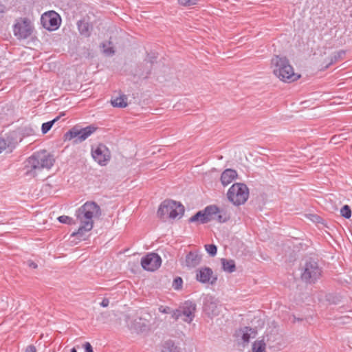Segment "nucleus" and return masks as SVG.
<instances>
[{
  "instance_id": "1",
  "label": "nucleus",
  "mask_w": 352,
  "mask_h": 352,
  "mask_svg": "<svg viewBox=\"0 0 352 352\" xmlns=\"http://www.w3.org/2000/svg\"><path fill=\"white\" fill-rule=\"evenodd\" d=\"M101 214L100 207L96 202H85L76 210L75 215L80 225L77 231L72 233L71 236H76L79 240L85 239V233L91 230L94 227V219L99 218Z\"/></svg>"
},
{
  "instance_id": "2",
  "label": "nucleus",
  "mask_w": 352,
  "mask_h": 352,
  "mask_svg": "<svg viewBox=\"0 0 352 352\" xmlns=\"http://www.w3.org/2000/svg\"><path fill=\"white\" fill-rule=\"evenodd\" d=\"M54 162L53 155L45 150L34 153L26 161V175L34 177L36 175V170L43 168L50 169L54 165Z\"/></svg>"
},
{
  "instance_id": "3",
  "label": "nucleus",
  "mask_w": 352,
  "mask_h": 352,
  "mask_svg": "<svg viewBox=\"0 0 352 352\" xmlns=\"http://www.w3.org/2000/svg\"><path fill=\"white\" fill-rule=\"evenodd\" d=\"M272 67L274 75L283 82H292L300 77L294 72L293 67L286 57L275 56L272 59Z\"/></svg>"
},
{
  "instance_id": "4",
  "label": "nucleus",
  "mask_w": 352,
  "mask_h": 352,
  "mask_svg": "<svg viewBox=\"0 0 352 352\" xmlns=\"http://www.w3.org/2000/svg\"><path fill=\"white\" fill-rule=\"evenodd\" d=\"M300 277L302 280L309 284H314L322 276V270L317 261L310 258L302 265Z\"/></svg>"
},
{
  "instance_id": "5",
  "label": "nucleus",
  "mask_w": 352,
  "mask_h": 352,
  "mask_svg": "<svg viewBox=\"0 0 352 352\" xmlns=\"http://www.w3.org/2000/svg\"><path fill=\"white\" fill-rule=\"evenodd\" d=\"M184 212V207L179 202L166 199L160 206L157 215L162 219L181 218Z\"/></svg>"
},
{
  "instance_id": "6",
  "label": "nucleus",
  "mask_w": 352,
  "mask_h": 352,
  "mask_svg": "<svg viewBox=\"0 0 352 352\" xmlns=\"http://www.w3.org/2000/svg\"><path fill=\"white\" fill-rule=\"evenodd\" d=\"M228 199L234 205L243 204L248 199L249 189L242 183L234 184L228 190Z\"/></svg>"
},
{
  "instance_id": "7",
  "label": "nucleus",
  "mask_w": 352,
  "mask_h": 352,
  "mask_svg": "<svg viewBox=\"0 0 352 352\" xmlns=\"http://www.w3.org/2000/svg\"><path fill=\"white\" fill-rule=\"evenodd\" d=\"M96 130L94 125H89L82 128L79 126H75L69 130L65 134V140H74V143L78 144L85 140Z\"/></svg>"
},
{
  "instance_id": "8",
  "label": "nucleus",
  "mask_w": 352,
  "mask_h": 352,
  "mask_svg": "<svg viewBox=\"0 0 352 352\" xmlns=\"http://www.w3.org/2000/svg\"><path fill=\"white\" fill-rule=\"evenodd\" d=\"M196 307L195 302L186 300L178 309L173 311L172 318L175 320L182 318L183 321L191 323L195 318Z\"/></svg>"
},
{
  "instance_id": "9",
  "label": "nucleus",
  "mask_w": 352,
  "mask_h": 352,
  "mask_svg": "<svg viewBox=\"0 0 352 352\" xmlns=\"http://www.w3.org/2000/svg\"><path fill=\"white\" fill-rule=\"evenodd\" d=\"M32 31L33 27L27 18L17 20L13 27L14 34L19 40L28 38Z\"/></svg>"
},
{
  "instance_id": "10",
  "label": "nucleus",
  "mask_w": 352,
  "mask_h": 352,
  "mask_svg": "<svg viewBox=\"0 0 352 352\" xmlns=\"http://www.w3.org/2000/svg\"><path fill=\"white\" fill-rule=\"evenodd\" d=\"M41 23L44 28L53 31L57 30L61 23L60 16L54 11H49L42 14Z\"/></svg>"
},
{
  "instance_id": "11",
  "label": "nucleus",
  "mask_w": 352,
  "mask_h": 352,
  "mask_svg": "<svg viewBox=\"0 0 352 352\" xmlns=\"http://www.w3.org/2000/svg\"><path fill=\"white\" fill-rule=\"evenodd\" d=\"M218 212V207L215 205H210L205 208L204 210L197 212L195 215L189 219V222L199 221L201 223H206L213 218L212 215Z\"/></svg>"
},
{
  "instance_id": "12",
  "label": "nucleus",
  "mask_w": 352,
  "mask_h": 352,
  "mask_svg": "<svg viewBox=\"0 0 352 352\" xmlns=\"http://www.w3.org/2000/svg\"><path fill=\"white\" fill-rule=\"evenodd\" d=\"M162 263L160 256L156 253H149L141 259L142 267L147 271H155L158 269Z\"/></svg>"
},
{
  "instance_id": "13",
  "label": "nucleus",
  "mask_w": 352,
  "mask_h": 352,
  "mask_svg": "<svg viewBox=\"0 0 352 352\" xmlns=\"http://www.w3.org/2000/svg\"><path fill=\"white\" fill-rule=\"evenodd\" d=\"M204 311L209 316L214 317L220 313L219 301L211 295H206L204 299Z\"/></svg>"
},
{
  "instance_id": "14",
  "label": "nucleus",
  "mask_w": 352,
  "mask_h": 352,
  "mask_svg": "<svg viewBox=\"0 0 352 352\" xmlns=\"http://www.w3.org/2000/svg\"><path fill=\"white\" fill-rule=\"evenodd\" d=\"M93 158L100 165H106L110 160V152L107 146L102 144H99L95 149H92Z\"/></svg>"
},
{
  "instance_id": "15",
  "label": "nucleus",
  "mask_w": 352,
  "mask_h": 352,
  "mask_svg": "<svg viewBox=\"0 0 352 352\" xmlns=\"http://www.w3.org/2000/svg\"><path fill=\"white\" fill-rule=\"evenodd\" d=\"M196 279L204 284L214 285L217 280V276L213 274V271L211 268L204 267L197 271Z\"/></svg>"
},
{
  "instance_id": "16",
  "label": "nucleus",
  "mask_w": 352,
  "mask_h": 352,
  "mask_svg": "<svg viewBox=\"0 0 352 352\" xmlns=\"http://www.w3.org/2000/svg\"><path fill=\"white\" fill-rule=\"evenodd\" d=\"M127 327L132 333H142L149 330L148 322L142 318H137L127 322Z\"/></svg>"
},
{
  "instance_id": "17",
  "label": "nucleus",
  "mask_w": 352,
  "mask_h": 352,
  "mask_svg": "<svg viewBox=\"0 0 352 352\" xmlns=\"http://www.w3.org/2000/svg\"><path fill=\"white\" fill-rule=\"evenodd\" d=\"M201 254L198 251H190L186 256L185 265L188 268H194L201 263Z\"/></svg>"
},
{
  "instance_id": "18",
  "label": "nucleus",
  "mask_w": 352,
  "mask_h": 352,
  "mask_svg": "<svg viewBox=\"0 0 352 352\" xmlns=\"http://www.w3.org/2000/svg\"><path fill=\"white\" fill-rule=\"evenodd\" d=\"M237 177L236 170L228 168L225 170L221 175V182L223 186L230 184Z\"/></svg>"
},
{
  "instance_id": "19",
  "label": "nucleus",
  "mask_w": 352,
  "mask_h": 352,
  "mask_svg": "<svg viewBox=\"0 0 352 352\" xmlns=\"http://www.w3.org/2000/svg\"><path fill=\"white\" fill-rule=\"evenodd\" d=\"M162 352H184V349L172 340L166 341L162 346Z\"/></svg>"
},
{
  "instance_id": "20",
  "label": "nucleus",
  "mask_w": 352,
  "mask_h": 352,
  "mask_svg": "<svg viewBox=\"0 0 352 352\" xmlns=\"http://www.w3.org/2000/svg\"><path fill=\"white\" fill-rule=\"evenodd\" d=\"M345 55V51L340 50L334 52L327 61V64L324 67L325 69H327L330 65L337 63L340 60H342Z\"/></svg>"
},
{
  "instance_id": "21",
  "label": "nucleus",
  "mask_w": 352,
  "mask_h": 352,
  "mask_svg": "<svg viewBox=\"0 0 352 352\" xmlns=\"http://www.w3.org/2000/svg\"><path fill=\"white\" fill-rule=\"evenodd\" d=\"M221 261L223 271L232 273L236 270V265L234 260L221 258Z\"/></svg>"
},
{
  "instance_id": "22",
  "label": "nucleus",
  "mask_w": 352,
  "mask_h": 352,
  "mask_svg": "<svg viewBox=\"0 0 352 352\" xmlns=\"http://www.w3.org/2000/svg\"><path fill=\"white\" fill-rule=\"evenodd\" d=\"M214 218L212 220H216L219 223L226 222L230 219V215L223 209L218 208V212L212 215Z\"/></svg>"
},
{
  "instance_id": "23",
  "label": "nucleus",
  "mask_w": 352,
  "mask_h": 352,
  "mask_svg": "<svg viewBox=\"0 0 352 352\" xmlns=\"http://www.w3.org/2000/svg\"><path fill=\"white\" fill-rule=\"evenodd\" d=\"M126 100V96L125 95H122L115 99H112L111 102L115 107L124 108L127 106Z\"/></svg>"
},
{
  "instance_id": "24",
  "label": "nucleus",
  "mask_w": 352,
  "mask_h": 352,
  "mask_svg": "<svg viewBox=\"0 0 352 352\" xmlns=\"http://www.w3.org/2000/svg\"><path fill=\"white\" fill-rule=\"evenodd\" d=\"M78 29L80 34L85 36H89V25L84 20H80L77 23Z\"/></svg>"
},
{
  "instance_id": "25",
  "label": "nucleus",
  "mask_w": 352,
  "mask_h": 352,
  "mask_svg": "<svg viewBox=\"0 0 352 352\" xmlns=\"http://www.w3.org/2000/svg\"><path fill=\"white\" fill-rule=\"evenodd\" d=\"M253 352H265V343L263 340L255 342L252 345Z\"/></svg>"
},
{
  "instance_id": "26",
  "label": "nucleus",
  "mask_w": 352,
  "mask_h": 352,
  "mask_svg": "<svg viewBox=\"0 0 352 352\" xmlns=\"http://www.w3.org/2000/svg\"><path fill=\"white\" fill-rule=\"evenodd\" d=\"M60 117L58 116L56 117V118H54V120L50 121V122H45L42 124V126H41V131H42V133L43 134H45L47 133L50 129L52 127L53 124L58 120H59Z\"/></svg>"
},
{
  "instance_id": "27",
  "label": "nucleus",
  "mask_w": 352,
  "mask_h": 352,
  "mask_svg": "<svg viewBox=\"0 0 352 352\" xmlns=\"http://www.w3.org/2000/svg\"><path fill=\"white\" fill-rule=\"evenodd\" d=\"M255 331L250 327H245L243 330L242 339L244 342H249L252 333L255 334Z\"/></svg>"
},
{
  "instance_id": "28",
  "label": "nucleus",
  "mask_w": 352,
  "mask_h": 352,
  "mask_svg": "<svg viewBox=\"0 0 352 352\" xmlns=\"http://www.w3.org/2000/svg\"><path fill=\"white\" fill-rule=\"evenodd\" d=\"M205 249L209 255L211 256H214L217 252V248L214 244H207L205 245Z\"/></svg>"
},
{
  "instance_id": "29",
  "label": "nucleus",
  "mask_w": 352,
  "mask_h": 352,
  "mask_svg": "<svg viewBox=\"0 0 352 352\" xmlns=\"http://www.w3.org/2000/svg\"><path fill=\"white\" fill-rule=\"evenodd\" d=\"M341 215L346 218L349 219L351 217V210L348 205H344L340 210Z\"/></svg>"
},
{
  "instance_id": "30",
  "label": "nucleus",
  "mask_w": 352,
  "mask_h": 352,
  "mask_svg": "<svg viewBox=\"0 0 352 352\" xmlns=\"http://www.w3.org/2000/svg\"><path fill=\"white\" fill-rule=\"evenodd\" d=\"M58 220L59 221V222H60L62 223H66L68 225H72V224L75 223L74 219L72 217H69L65 216V215L60 216L58 218Z\"/></svg>"
},
{
  "instance_id": "31",
  "label": "nucleus",
  "mask_w": 352,
  "mask_h": 352,
  "mask_svg": "<svg viewBox=\"0 0 352 352\" xmlns=\"http://www.w3.org/2000/svg\"><path fill=\"white\" fill-rule=\"evenodd\" d=\"M183 280L181 277H176L173 283V287L175 290H179L182 288Z\"/></svg>"
},
{
  "instance_id": "32",
  "label": "nucleus",
  "mask_w": 352,
  "mask_h": 352,
  "mask_svg": "<svg viewBox=\"0 0 352 352\" xmlns=\"http://www.w3.org/2000/svg\"><path fill=\"white\" fill-rule=\"evenodd\" d=\"M199 0H178L180 5L184 6H192L197 5Z\"/></svg>"
},
{
  "instance_id": "33",
  "label": "nucleus",
  "mask_w": 352,
  "mask_h": 352,
  "mask_svg": "<svg viewBox=\"0 0 352 352\" xmlns=\"http://www.w3.org/2000/svg\"><path fill=\"white\" fill-rule=\"evenodd\" d=\"M9 144L7 142V141L0 137V153L4 151L8 146Z\"/></svg>"
},
{
  "instance_id": "34",
  "label": "nucleus",
  "mask_w": 352,
  "mask_h": 352,
  "mask_svg": "<svg viewBox=\"0 0 352 352\" xmlns=\"http://www.w3.org/2000/svg\"><path fill=\"white\" fill-rule=\"evenodd\" d=\"M100 46L104 48V53L107 55H112L114 54V50L112 47H108L105 49L106 45L105 43H102Z\"/></svg>"
},
{
  "instance_id": "35",
  "label": "nucleus",
  "mask_w": 352,
  "mask_h": 352,
  "mask_svg": "<svg viewBox=\"0 0 352 352\" xmlns=\"http://www.w3.org/2000/svg\"><path fill=\"white\" fill-rule=\"evenodd\" d=\"M83 346H84L85 352H94L92 346L91 345V344L89 342H86L83 344Z\"/></svg>"
},
{
  "instance_id": "36",
  "label": "nucleus",
  "mask_w": 352,
  "mask_h": 352,
  "mask_svg": "<svg viewBox=\"0 0 352 352\" xmlns=\"http://www.w3.org/2000/svg\"><path fill=\"white\" fill-rule=\"evenodd\" d=\"M170 309L168 307L160 306L159 307V311L161 313H163V314H168L170 312Z\"/></svg>"
},
{
  "instance_id": "37",
  "label": "nucleus",
  "mask_w": 352,
  "mask_h": 352,
  "mask_svg": "<svg viewBox=\"0 0 352 352\" xmlns=\"http://www.w3.org/2000/svg\"><path fill=\"white\" fill-rule=\"evenodd\" d=\"M25 352H36V349L34 345H29L26 347Z\"/></svg>"
},
{
  "instance_id": "38",
  "label": "nucleus",
  "mask_w": 352,
  "mask_h": 352,
  "mask_svg": "<svg viewBox=\"0 0 352 352\" xmlns=\"http://www.w3.org/2000/svg\"><path fill=\"white\" fill-rule=\"evenodd\" d=\"M109 304V300L107 298H103V300L100 302V305L103 307H108Z\"/></svg>"
},
{
  "instance_id": "39",
  "label": "nucleus",
  "mask_w": 352,
  "mask_h": 352,
  "mask_svg": "<svg viewBox=\"0 0 352 352\" xmlns=\"http://www.w3.org/2000/svg\"><path fill=\"white\" fill-rule=\"evenodd\" d=\"M28 265L29 267H32L34 269H36L37 267V265L32 261H28Z\"/></svg>"
},
{
  "instance_id": "40",
  "label": "nucleus",
  "mask_w": 352,
  "mask_h": 352,
  "mask_svg": "<svg viewBox=\"0 0 352 352\" xmlns=\"http://www.w3.org/2000/svg\"><path fill=\"white\" fill-rule=\"evenodd\" d=\"M71 352H77L76 349L74 347L71 349Z\"/></svg>"
}]
</instances>
